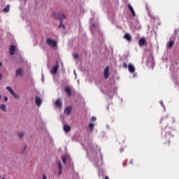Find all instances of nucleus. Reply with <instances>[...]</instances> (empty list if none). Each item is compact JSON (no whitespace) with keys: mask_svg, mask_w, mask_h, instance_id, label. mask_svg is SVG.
<instances>
[{"mask_svg":"<svg viewBox=\"0 0 179 179\" xmlns=\"http://www.w3.org/2000/svg\"><path fill=\"white\" fill-rule=\"evenodd\" d=\"M15 50H16L15 46L13 45H10L9 48L10 55L13 56L15 55Z\"/></svg>","mask_w":179,"mask_h":179,"instance_id":"7","label":"nucleus"},{"mask_svg":"<svg viewBox=\"0 0 179 179\" xmlns=\"http://www.w3.org/2000/svg\"><path fill=\"white\" fill-rule=\"evenodd\" d=\"M71 110H72V108L71 106H69V107L65 108L64 113L66 115H69L71 114Z\"/></svg>","mask_w":179,"mask_h":179,"instance_id":"16","label":"nucleus"},{"mask_svg":"<svg viewBox=\"0 0 179 179\" xmlns=\"http://www.w3.org/2000/svg\"><path fill=\"white\" fill-rule=\"evenodd\" d=\"M128 71H129L130 73H134L136 71V68L132 64H128Z\"/></svg>","mask_w":179,"mask_h":179,"instance_id":"9","label":"nucleus"},{"mask_svg":"<svg viewBox=\"0 0 179 179\" xmlns=\"http://www.w3.org/2000/svg\"><path fill=\"white\" fill-rule=\"evenodd\" d=\"M17 136H19L20 138H23V133L21 132V133L17 134Z\"/></svg>","mask_w":179,"mask_h":179,"instance_id":"26","label":"nucleus"},{"mask_svg":"<svg viewBox=\"0 0 179 179\" xmlns=\"http://www.w3.org/2000/svg\"><path fill=\"white\" fill-rule=\"evenodd\" d=\"M173 45H174V41H173L172 38H170L169 42L166 43V48H172Z\"/></svg>","mask_w":179,"mask_h":179,"instance_id":"10","label":"nucleus"},{"mask_svg":"<svg viewBox=\"0 0 179 179\" xmlns=\"http://www.w3.org/2000/svg\"><path fill=\"white\" fill-rule=\"evenodd\" d=\"M42 81L44 82V77H42Z\"/></svg>","mask_w":179,"mask_h":179,"instance_id":"38","label":"nucleus"},{"mask_svg":"<svg viewBox=\"0 0 179 179\" xmlns=\"http://www.w3.org/2000/svg\"><path fill=\"white\" fill-rule=\"evenodd\" d=\"M2 79V74L0 73V80Z\"/></svg>","mask_w":179,"mask_h":179,"instance_id":"35","label":"nucleus"},{"mask_svg":"<svg viewBox=\"0 0 179 179\" xmlns=\"http://www.w3.org/2000/svg\"><path fill=\"white\" fill-rule=\"evenodd\" d=\"M0 66H2V62H0Z\"/></svg>","mask_w":179,"mask_h":179,"instance_id":"39","label":"nucleus"},{"mask_svg":"<svg viewBox=\"0 0 179 179\" xmlns=\"http://www.w3.org/2000/svg\"><path fill=\"white\" fill-rule=\"evenodd\" d=\"M97 24H92L90 26V29H93V27H96Z\"/></svg>","mask_w":179,"mask_h":179,"instance_id":"28","label":"nucleus"},{"mask_svg":"<svg viewBox=\"0 0 179 179\" xmlns=\"http://www.w3.org/2000/svg\"><path fill=\"white\" fill-rule=\"evenodd\" d=\"M73 57L75 59H77L78 58V54L76 53V54H73Z\"/></svg>","mask_w":179,"mask_h":179,"instance_id":"27","label":"nucleus"},{"mask_svg":"<svg viewBox=\"0 0 179 179\" xmlns=\"http://www.w3.org/2000/svg\"><path fill=\"white\" fill-rule=\"evenodd\" d=\"M128 8H129V10H130V12L131 13V16L135 17H136V13H135V10H134L132 6L130 5V4H128Z\"/></svg>","mask_w":179,"mask_h":179,"instance_id":"11","label":"nucleus"},{"mask_svg":"<svg viewBox=\"0 0 179 179\" xmlns=\"http://www.w3.org/2000/svg\"><path fill=\"white\" fill-rule=\"evenodd\" d=\"M160 104H162V106H163V107H164V105H163V102H162V101H160Z\"/></svg>","mask_w":179,"mask_h":179,"instance_id":"34","label":"nucleus"},{"mask_svg":"<svg viewBox=\"0 0 179 179\" xmlns=\"http://www.w3.org/2000/svg\"><path fill=\"white\" fill-rule=\"evenodd\" d=\"M74 76H76L75 78H77L76 71H75V70H74Z\"/></svg>","mask_w":179,"mask_h":179,"instance_id":"33","label":"nucleus"},{"mask_svg":"<svg viewBox=\"0 0 179 179\" xmlns=\"http://www.w3.org/2000/svg\"><path fill=\"white\" fill-rule=\"evenodd\" d=\"M3 99H4V101H8V97L6 96L3 98Z\"/></svg>","mask_w":179,"mask_h":179,"instance_id":"32","label":"nucleus"},{"mask_svg":"<svg viewBox=\"0 0 179 179\" xmlns=\"http://www.w3.org/2000/svg\"><path fill=\"white\" fill-rule=\"evenodd\" d=\"M62 160L64 164H66V163L70 162V161H71L70 155L68 154L62 155Z\"/></svg>","mask_w":179,"mask_h":179,"instance_id":"4","label":"nucleus"},{"mask_svg":"<svg viewBox=\"0 0 179 179\" xmlns=\"http://www.w3.org/2000/svg\"><path fill=\"white\" fill-rule=\"evenodd\" d=\"M35 101H36V106L40 107L42 103V99L40 97H36Z\"/></svg>","mask_w":179,"mask_h":179,"instance_id":"14","label":"nucleus"},{"mask_svg":"<svg viewBox=\"0 0 179 179\" xmlns=\"http://www.w3.org/2000/svg\"><path fill=\"white\" fill-rule=\"evenodd\" d=\"M71 126L68 125V124H65L64 126H63V130L64 131V132L68 133L70 132L71 131Z\"/></svg>","mask_w":179,"mask_h":179,"instance_id":"12","label":"nucleus"},{"mask_svg":"<svg viewBox=\"0 0 179 179\" xmlns=\"http://www.w3.org/2000/svg\"><path fill=\"white\" fill-rule=\"evenodd\" d=\"M55 105L57 107L61 108L62 107V101L60 99H57L55 102Z\"/></svg>","mask_w":179,"mask_h":179,"instance_id":"20","label":"nucleus"},{"mask_svg":"<svg viewBox=\"0 0 179 179\" xmlns=\"http://www.w3.org/2000/svg\"><path fill=\"white\" fill-rule=\"evenodd\" d=\"M173 136L171 133H166L165 136L166 140H169V138L173 137Z\"/></svg>","mask_w":179,"mask_h":179,"instance_id":"21","label":"nucleus"},{"mask_svg":"<svg viewBox=\"0 0 179 179\" xmlns=\"http://www.w3.org/2000/svg\"><path fill=\"white\" fill-rule=\"evenodd\" d=\"M0 109L1 110V111L4 113L7 112L6 105L5 104L0 105Z\"/></svg>","mask_w":179,"mask_h":179,"instance_id":"18","label":"nucleus"},{"mask_svg":"<svg viewBox=\"0 0 179 179\" xmlns=\"http://www.w3.org/2000/svg\"><path fill=\"white\" fill-rule=\"evenodd\" d=\"M22 70L21 69H17L16 71V76L19 77V76H22Z\"/></svg>","mask_w":179,"mask_h":179,"instance_id":"19","label":"nucleus"},{"mask_svg":"<svg viewBox=\"0 0 179 179\" xmlns=\"http://www.w3.org/2000/svg\"><path fill=\"white\" fill-rule=\"evenodd\" d=\"M9 11H10V6L8 5V6H6V8H3V12H4V13H8V12H9Z\"/></svg>","mask_w":179,"mask_h":179,"instance_id":"22","label":"nucleus"},{"mask_svg":"<svg viewBox=\"0 0 179 179\" xmlns=\"http://www.w3.org/2000/svg\"><path fill=\"white\" fill-rule=\"evenodd\" d=\"M124 38L128 42H130L132 40V37L129 34H124Z\"/></svg>","mask_w":179,"mask_h":179,"instance_id":"13","label":"nucleus"},{"mask_svg":"<svg viewBox=\"0 0 179 179\" xmlns=\"http://www.w3.org/2000/svg\"><path fill=\"white\" fill-rule=\"evenodd\" d=\"M91 120H92V122H95V121L96 120V117H94V116H92Z\"/></svg>","mask_w":179,"mask_h":179,"instance_id":"30","label":"nucleus"},{"mask_svg":"<svg viewBox=\"0 0 179 179\" xmlns=\"http://www.w3.org/2000/svg\"><path fill=\"white\" fill-rule=\"evenodd\" d=\"M89 129H90V131H92V130H93L94 129V123H92V122H90V124H89Z\"/></svg>","mask_w":179,"mask_h":179,"instance_id":"23","label":"nucleus"},{"mask_svg":"<svg viewBox=\"0 0 179 179\" xmlns=\"http://www.w3.org/2000/svg\"><path fill=\"white\" fill-rule=\"evenodd\" d=\"M1 179H5V178H1Z\"/></svg>","mask_w":179,"mask_h":179,"instance_id":"44","label":"nucleus"},{"mask_svg":"<svg viewBox=\"0 0 179 179\" xmlns=\"http://www.w3.org/2000/svg\"><path fill=\"white\" fill-rule=\"evenodd\" d=\"M123 67H124V69H128L129 66H128V64H127L126 63H124V64H123Z\"/></svg>","mask_w":179,"mask_h":179,"instance_id":"29","label":"nucleus"},{"mask_svg":"<svg viewBox=\"0 0 179 179\" xmlns=\"http://www.w3.org/2000/svg\"><path fill=\"white\" fill-rule=\"evenodd\" d=\"M131 164H132V161L130 162Z\"/></svg>","mask_w":179,"mask_h":179,"instance_id":"42","label":"nucleus"},{"mask_svg":"<svg viewBox=\"0 0 179 179\" xmlns=\"http://www.w3.org/2000/svg\"><path fill=\"white\" fill-rule=\"evenodd\" d=\"M138 43L140 46L145 45V44L146 43L145 38H140Z\"/></svg>","mask_w":179,"mask_h":179,"instance_id":"15","label":"nucleus"},{"mask_svg":"<svg viewBox=\"0 0 179 179\" xmlns=\"http://www.w3.org/2000/svg\"><path fill=\"white\" fill-rule=\"evenodd\" d=\"M24 67L25 69L29 68V64H28L27 62H24Z\"/></svg>","mask_w":179,"mask_h":179,"instance_id":"24","label":"nucleus"},{"mask_svg":"<svg viewBox=\"0 0 179 179\" xmlns=\"http://www.w3.org/2000/svg\"><path fill=\"white\" fill-rule=\"evenodd\" d=\"M42 179H48V178L45 174H43Z\"/></svg>","mask_w":179,"mask_h":179,"instance_id":"31","label":"nucleus"},{"mask_svg":"<svg viewBox=\"0 0 179 179\" xmlns=\"http://www.w3.org/2000/svg\"><path fill=\"white\" fill-rule=\"evenodd\" d=\"M59 19L60 20V24H59V27L60 29H62V30H64L65 29V26L64 24H62V20H64L66 17L65 16V15L62 13H60L59 14Z\"/></svg>","mask_w":179,"mask_h":179,"instance_id":"2","label":"nucleus"},{"mask_svg":"<svg viewBox=\"0 0 179 179\" xmlns=\"http://www.w3.org/2000/svg\"><path fill=\"white\" fill-rule=\"evenodd\" d=\"M6 90H8V92H10V94L11 95H13L14 96V98L17 99H20V96L19 94H17L15 91L12 89L11 87H6Z\"/></svg>","mask_w":179,"mask_h":179,"instance_id":"3","label":"nucleus"},{"mask_svg":"<svg viewBox=\"0 0 179 179\" xmlns=\"http://www.w3.org/2000/svg\"><path fill=\"white\" fill-rule=\"evenodd\" d=\"M101 164H103V159L101 158V157H100V161H99V163L96 164V166H101Z\"/></svg>","mask_w":179,"mask_h":179,"instance_id":"25","label":"nucleus"},{"mask_svg":"<svg viewBox=\"0 0 179 179\" xmlns=\"http://www.w3.org/2000/svg\"><path fill=\"white\" fill-rule=\"evenodd\" d=\"M57 168L58 169V175H62V164L60 161L57 162Z\"/></svg>","mask_w":179,"mask_h":179,"instance_id":"6","label":"nucleus"},{"mask_svg":"<svg viewBox=\"0 0 179 179\" xmlns=\"http://www.w3.org/2000/svg\"><path fill=\"white\" fill-rule=\"evenodd\" d=\"M24 1H25V3H26V2H27V0H24Z\"/></svg>","mask_w":179,"mask_h":179,"instance_id":"41","label":"nucleus"},{"mask_svg":"<svg viewBox=\"0 0 179 179\" xmlns=\"http://www.w3.org/2000/svg\"><path fill=\"white\" fill-rule=\"evenodd\" d=\"M65 92L68 94L69 96H71V90L70 87H65Z\"/></svg>","mask_w":179,"mask_h":179,"instance_id":"17","label":"nucleus"},{"mask_svg":"<svg viewBox=\"0 0 179 179\" xmlns=\"http://www.w3.org/2000/svg\"><path fill=\"white\" fill-rule=\"evenodd\" d=\"M105 179H109L108 176H105Z\"/></svg>","mask_w":179,"mask_h":179,"instance_id":"37","label":"nucleus"},{"mask_svg":"<svg viewBox=\"0 0 179 179\" xmlns=\"http://www.w3.org/2000/svg\"><path fill=\"white\" fill-rule=\"evenodd\" d=\"M46 43H47V45H48L50 48H56L57 45V41L52 38H47Z\"/></svg>","mask_w":179,"mask_h":179,"instance_id":"1","label":"nucleus"},{"mask_svg":"<svg viewBox=\"0 0 179 179\" xmlns=\"http://www.w3.org/2000/svg\"><path fill=\"white\" fill-rule=\"evenodd\" d=\"M59 70V65L56 64L55 66H52V69H50V74L55 75L57 73Z\"/></svg>","mask_w":179,"mask_h":179,"instance_id":"5","label":"nucleus"},{"mask_svg":"<svg viewBox=\"0 0 179 179\" xmlns=\"http://www.w3.org/2000/svg\"><path fill=\"white\" fill-rule=\"evenodd\" d=\"M124 151V149L123 148H121L120 149V152H122Z\"/></svg>","mask_w":179,"mask_h":179,"instance_id":"36","label":"nucleus"},{"mask_svg":"<svg viewBox=\"0 0 179 179\" xmlns=\"http://www.w3.org/2000/svg\"><path fill=\"white\" fill-rule=\"evenodd\" d=\"M0 100H1V95H0Z\"/></svg>","mask_w":179,"mask_h":179,"instance_id":"43","label":"nucleus"},{"mask_svg":"<svg viewBox=\"0 0 179 179\" xmlns=\"http://www.w3.org/2000/svg\"><path fill=\"white\" fill-rule=\"evenodd\" d=\"M101 175V172L100 171H99V176H100Z\"/></svg>","mask_w":179,"mask_h":179,"instance_id":"40","label":"nucleus"},{"mask_svg":"<svg viewBox=\"0 0 179 179\" xmlns=\"http://www.w3.org/2000/svg\"><path fill=\"white\" fill-rule=\"evenodd\" d=\"M103 75H104L105 79H108V78H109V66H106V68H105L104 71H103Z\"/></svg>","mask_w":179,"mask_h":179,"instance_id":"8","label":"nucleus"}]
</instances>
